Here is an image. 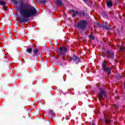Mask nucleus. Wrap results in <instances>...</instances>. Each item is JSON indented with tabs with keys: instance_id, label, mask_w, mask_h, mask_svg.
I'll return each instance as SVG.
<instances>
[{
	"instance_id": "bb28decb",
	"label": "nucleus",
	"mask_w": 125,
	"mask_h": 125,
	"mask_svg": "<svg viewBox=\"0 0 125 125\" xmlns=\"http://www.w3.org/2000/svg\"><path fill=\"white\" fill-rule=\"evenodd\" d=\"M87 0H83V1H84V2H86V1H87Z\"/></svg>"
},
{
	"instance_id": "9b49d317",
	"label": "nucleus",
	"mask_w": 125,
	"mask_h": 125,
	"mask_svg": "<svg viewBox=\"0 0 125 125\" xmlns=\"http://www.w3.org/2000/svg\"><path fill=\"white\" fill-rule=\"evenodd\" d=\"M102 69L103 70L104 68H107V62L104 61L103 63H102Z\"/></svg>"
},
{
	"instance_id": "c85d7f7f",
	"label": "nucleus",
	"mask_w": 125,
	"mask_h": 125,
	"mask_svg": "<svg viewBox=\"0 0 125 125\" xmlns=\"http://www.w3.org/2000/svg\"><path fill=\"white\" fill-rule=\"evenodd\" d=\"M104 97H107V95H106L105 94H104Z\"/></svg>"
},
{
	"instance_id": "b1692460",
	"label": "nucleus",
	"mask_w": 125,
	"mask_h": 125,
	"mask_svg": "<svg viewBox=\"0 0 125 125\" xmlns=\"http://www.w3.org/2000/svg\"><path fill=\"white\" fill-rule=\"evenodd\" d=\"M14 3L15 4H18V1L14 0Z\"/></svg>"
},
{
	"instance_id": "a878e982",
	"label": "nucleus",
	"mask_w": 125,
	"mask_h": 125,
	"mask_svg": "<svg viewBox=\"0 0 125 125\" xmlns=\"http://www.w3.org/2000/svg\"><path fill=\"white\" fill-rule=\"evenodd\" d=\"M51 50L52 51H53V47H52V46L51 47Z\"/></svg>"
},
{
	"instance_id": "a211bd4d",
	"label": "nucleus",
	"mask_w": 125,
	"mask_h": 125,
	"mask_svg": "<svg viewBox=\"0 0 125 125\" xmlns=\"http://www.w3.org/2000/svg\"><path fill=\"white\" fill-rule=\"evenodd\" d=\"M89 38H90V39H91V40H95V38L94 37V36H93L92 35L90 34L89 35Z\"/></svg>"
},
{
	"instance_id": "2eb2a0df",
	"label": "nucleus",
	"mask_w": 125,
	"mask_h": 125,
	"mask_svg": "<svg viewBox=\"0 0 125 125\" xmlns=\"http://www.w3.org/2000/svg\"><path fill=\"white\" fill-rule=\"evenodd\" d=\"M57 52H59L60 54L62 55L63 54V47H62L60 49L58 50Z\"/></svg>"
},
{
	"instance_id": "aec40b11",
	"label": "nucleus",
	"mask_w": 125,
	"mask_h": 125,
	"mask_svg": "<svg viewBox=\"0 0 125 125\" xmlns=\"http://www.w3.org/2000/svg\"><path fill=\"white\" fill-rule=\"evenodd\" d=\"M116 78L117 79H118V80H120L122 77L121 76V75H120V74H117L116 75Z\"/></svg>"
},
{
	"instance_id": "ddd939ff",
	"label": "nucleus",
	"mask_w": 125,
	"mask_h": 125,
	"mask_svg": "<svg viewBox=\"0 0 125 125\" xmlns=\"http://www.w3.org/2000/svg\"><path fill=\"white\" fill-rule=\"evenodd\" d=\"M104 122L107 125H111V121H110V120H109L108 119L105 118L104 119Z\"/></svg>"
},
{
	"instance_id": "f8f14e48",
	"label": "nucleus",
	"mask_w": 125,
	"mask_h": 125,
	"mask_svg": "<svg viewBox=\"0 0 125 125\" xmlns=\"http://www.w3.org/2000/svg\"><path fill=\"white\" fill-rule=\"evenodd\" d=\"M68 51V49L65 46L63 47V55H66V53H67Z\"/></svg>"
},
{
	"instance_id": "dca6fc26",
	"label": "nucleus",
	"mask_w": 125,
	"mask_h": 125,
	"mask_svg": "<svg viewBox=\"0 0 125 125\" xmlns=\"http://www.w3.org/2000/svg\"><path fill=\"white\" fill-rule=\"evenodd\" d=\"M94 27H97V28H101V25L99 23H94Z\"/></svg>"
},
{
	"instance_id": "7ed1b4c3",
	"label": "nucleus",
	"mask_w": 125,
	"mask_h": 125,
	"mask_svg": "<svg viewBox=\"0 0 125 125\" xmlns=\"http://www.w3.org/2000/svg\"><path fill=\"white\" fill-rule=\"evenodd\" d=\"M106 54L107 55V58H110L112 60H114L115 59V54H114V52L107 50H106Z\"/></svg>"
},
{
	"instance_id": "39448f33",
	"label": "nucleus",
	"mask_w": 125,
	"mask_h": 125,
	"mask_svg": "<svg viewBox=\"0 0 125 125\" xmlns=\"http://www.w3.org/2000/svg\"><path fill=\"white\" fill-rule=\"evenodd\" d=\"M106 91L104 89H103L101 88V92L99 94V97L100 98V99H104L102 95H104V94H105Z\"/></svg>"
},
{
	"instance_id": "20e7f679",
	"label": "nucleus",
	"mask_w": 125,
	"mask_h": 125,
	"mask_svg": "<svg viewBox=\"0 0 125 125\" xmlns=\"http://www.w3.org/2000/svg\"><path fill=\"white\" fill-rule=\"evenodd\" d=\"M103 70L104 72H105V73L107 74V76H110V75H111V73H112V69L111 67H106L104 68Z\"/></svg>"
},
{
	"instance_id": "f3484780",
	"label": "nucleus",
	"mask_w": 125,
	"mask_h": 125,
	"mask_svg": "<svg viewBox=\"0 0 125 125\" xmlns=\"http://www.w3.org/2000/svg\"><path fill=\"white\" fill-rule=\"evenodd\" d=\"M32 50L31 48H27L26 52H27V53H31V52H32Z\"/></svg>"
},
{
	"instance_id": "f03ea898",
	"label": "nucleus",
	"mask_w": 125,
	"mask_h": 125,
	"mask_svg": "<svg viewBox=\"0 0 125 125\" xmlns=\"http://www.w3.org/2000/svg\"><path fill=\"white\" fill-rule=\"evenodd\" d=\"M87 26V21L85 20L80 21L77 25L78 29H80L81 30H85L86 27Z\"/></svg>"
},
{
	"instance_id": "6e6552de",
	"label": "nucleus",
	"mask_w": 125,
	"mask_h": 125,
	"mask_svg": "<svg viewBox=\"0 0 125 125\" xmlns=\"http://www.w3.org/2000/svg\"><path fill=\"white\" fill-rule=\"evenodd\" d=\"M55 3H56V4H57V5H58L59 6H62V5H63V3L61 1V0H57L55 2Z\"/></svg>"
},
{
	"instance_id": "4be33fe9",
	"label": "nucleus",
	"mask_w": 125,
	"mask_h": 125,
	"mask_svg": "<svg viewBox=\"0 0 125 125\" xmlns=\"http://www.w3.org/2000/svg\"><path fill=\"white\" fill-rule=\"evenodd\" d=\"M0 4L1 5H5V2H4L3 1H0Z\"/></svg>"
},
{
	"instance_id": "4468645a",
	"label": "nucleus",
	"mask_w": 125,
	"mask_h": 125,
	"mask_svg": "<svg viewBox=\"0 0 125 125\" xmlns=\"http://www.w3.org/2000/svg\"><path fill=\"white\" fill-rule=\"evenodd\" d=\"M110 25L109 24H107L105 25H103V28H104V29H106V30H111V28H109Z\"/></svg>"
},
{
	"instance_id": "412c9836",
	"label": "nucleus",
	"mask_w": 125,
	"mask_h": 125,
	"mask_svg": "<svg viewBox=\"0 0 125 125\" xmlns=\"http://www.w3.org/2000/svg\"><path fill=\"white\" fill-rule=\"evenodd\" d=\"M102 14H103V16H104V17H106V18H109V17H108V15H107L106 13H103Z\"/></svg>"
},
{
	"instance_id": "2f4dec72",
	"label": "nucleus",
	"mask_w": 125,
	"mask_h": 125,
	"mask_svg": "<svg viewBox=\"0 0 125 125\" xmlns=\"http://www.w3.org/2000/svg\"><path fill=\"white\" fill-rule=\"evenodd\" d=\"M65 119V118H63V120Z\"/></svg>"
},
{
	"instance_id": "393cba45",
	"label": "nucleus",
	"mask_w": 125,
	"mask_h": 125,
	"mask_svg": "<svg viewBox=\"0 0 125 125\" xmlns=\"http://www.w3.org/2000/svg\"><path fill=\"white\" fill-rule=\"evenodd\" d=\"M3 8L4 10H7V7L6 6H4Z\"/></svg>"
},
{
	"instance_id": "c756f323",
	"label": "nucleus",
	"mask_w": 125,
	"mask_h": 125,
	"mask_svg": "<svg viewBox=\"0 0 125 125\" xmlns=\"http://www.w3.org/2000/svg\"><path fill=\"white\" fill-rule=\"evenodd\" d=\"M51 114H52V116H53L54 115V114L53 113H52V112H51Z\"/></svg>"
},
{
	"instance_id": "423d86ee",
	"label": "nucleus",
	"mask_w": 125,
	"mask_h": 125,
	"mask_svg": "<svg viewBox=\"0 0 125 125\" xmlns=\"http://www.w3.org/2000/svg\"><path fill=\"white\" fill-rule=\"evenodd\" d=\"M71 60H73L74 62H76V61H78V63L81 61V59H80V58H79L78 56L76 55H74L72 58H71Z\"/></svg>"
},
{
	"instance_id": "7c9ffc66",
	"label": "nucleus",
	"mask_w": 125,
	"mask_h": 125,
	"mask_svg": "<svg viewBox=\"0 0 125 125\" xmlns=\"http://www.w3.org/2000/svg\"><path fill=\"white\" fill-rule=\"evenodd\" d=\"M65 119H66V120H68V119L67 118H66Z\"/></svg>"
},
{
	"instance_id": "f257e3e1",
	"label": "nucleus",
	"mask_w": 125,
	"mask_h": 125,
	"mask_svg": "<svg viewBox=\"0 0 125 125\" xmlns=\"http://www.w3.org/2000/svg\"><path fill=\"white\" fill-rule=\"evenodd\" d=\"M20 13L22 17L19 19V21L22 23L28 21L27 18L35 16L37 14V10L34 7L21 3L20 4Z\"/></svg>"
},
{
	"instance_id": "6ab92c4d",
	"label": "nucleus",
	"mask_w": 125,
	"mask_h": 125,
	"mask_svg": "<svg viewBox=\"0 0 125 125\" xmlns=\"http://www.w3.org/2000/svg\"><path fill=\"white\" fill-rule=\"evenodd\" d=\"M34 54H37L39 52V49H35L33 50Z\"/></svg>"
},
{
	"instance_id": "9d476101",
	"label": "nucleus",
	"mask_w": 125,
	"mask_h": 125,
	"mask_svg": "<svg viewBox=\"0 0 125 125\" xmlns=\"http://www.w3.org/2000/svg\"><path fill=\"white\" fill-rule=\"evenodd\" d=\"M78 15L79 16H83V17H85V13L84 12V11H83L82 12H78Z\"/></svg>"
},
{
	"instance_id": "5701e85b",
	"label": "nucleus",
	"mask_w": 125,
	"mask_h": 125,
	"mask_svg": "<svg viewBox=\"0 0 125 125\" xmlns=\"http://www.w3.org/2000/svg\"><path fill=\"white\" fill-rule=\"evenodd\" d=\"M120 50H122V51H125V47H120Z\"/></svg>"
},
{
	"instance_id": "0eeeda50",
	"label": "nucleus",
	"mask_w": 125,
	"mask_h": 125,
	"mask_svg": "<svg viewBox=\"0 0 125 125\" xmlns=\"http://www.w3.org/2000/svg\"><path fill=\"white\" fill-rule=\"evenodd\" d=\"M70 11L73 12L72 16V17H77V15H78V11H75V10H70Z\"/></svg>"
},
{
	"instance_id": "1a4fd4ad",
	"label": "nucleus",
	"mask_w": 125,
	"mask_h": 125,
	"mask_svg": "<svg viewBox=\"0 0 125 125\" xmlns=\"http://www.w3.org/2000/svg\"><path fill=\"white\" fill-rule=\"evenodd\" d=\"M106 5H107V7L108 8L112 7V6H113V2L110 0H108L106 3Z\"/></svg>"
},
{
	"instance_id": "cd10ccee",
	"label": "nucleus",
	"mask_w": 125,
	"mask_h": 125,
	"mask_svg": "<svg viewBox=\"0 0 125 125\" xmlns=\"http://www.w3.org/2000/svg\"><path fill=\"white\" fill-rule=\"evenodd\" d=\"M114 108H116V107H118V106L116 104H114Z\"/></svg>"
}]
</instances>
